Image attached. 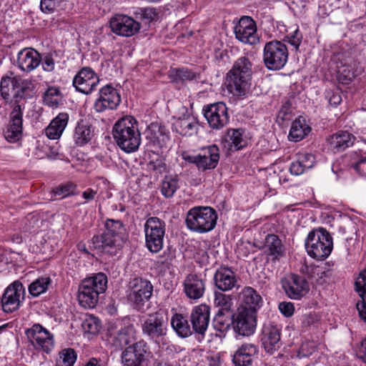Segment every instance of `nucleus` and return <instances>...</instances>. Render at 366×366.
<instances>
[{
  "label": "nucleus",
  "mask_w": 366,
  "mask_h": 366,
  "mask_svg": "<svg viewBox=\"0 0 366 366\" xmlns=\"http://www.w3.org/2000/svg\"><path fill=\"white\" fill-rule=\"evenodd\" d=\"M184 290L192 300L201 298L205 291V281L197 274H189L184 281Z\"/></svg>",
  "instance_id": "nucleus-26"
},
{
  "label": "nucleus",
  "mask_w": 366,
  "mask_h": 366,
  "mask_svg": "<svg viewBox=\"0 0 366 366\" xmlns=\"http://www.w3.org/2000/svg\"><path fill=\"white\" fill-rule=\"evenodd\" d=\"M227 135L231 141V147L237 150L244 148L247 144V140L243 137V131L240 129H230Z\"/></svg>",
  "instance_id": "nucleus-44"
},
{
  "label": "nucleus",
  "mask_w": 366,
  "mask_h": 366,
  "mask_svg": "<svg viewBox=\"0 0 366 366\" xmlns=\"http://www.w3.org/2000/svg\"><path fill=\"white\" fill-rule=\"evenodd\" d=\"M139 14L142 21L147 25H149L150 22L154 21L157 15L155 9L152 8L141 9Z\"/></svg>",
  "instance_id": "nucleus-57"
},
{
  "label": "nucleus",
  "mask_w": 366,
  "mask_h": 366,
  "mask_svg": "<svg viewBox=\"0 0 366 366\" xmlns=\"http://www.w3.org/2000/svg\"><path fill=\"white\" fill-rule=\"evenodd\" d=\"M22 112L21 106L16 104L11 113V120L4 131V137L9 142H16L22 137Z\"/></svg>",
  "instance_id": "nucleus-21"
},
{
  "label": "nucleus",
  "mask_w": 366,
  "mask_h": 366,
  "mask_svg": "<svg viewBox=\"0 0 366 366\" xmlns=\"http://www.w3.org/2000/svg\"><path fill=\"white\" fill-rule=\"evenodd\" d=\"M335 61L339 66H355L356 64H358L349 51L337 54L335 56Z\"/></svg>",
  "instance_id": "nucleus-50"
},
{
  "label": "nucleus",
  "mask_w": 366,
  "mask_h": 366,
  "mask_svg": "<svg viewBox=\"0 0 366 366\" xmlns=\"http://www.w3.org/2000/svg\"><path fill=\"white\" fill-rule=\"evenodd\" d=\"M109 26L115 34L131 37L139 32L141 23L128 15L117 14L110 19Z\"/></svg>",
  "instance_id": "nucleus-13"
},
{
  "label": "nucleus",
  "mask_w": 366,
  "mask_h": 366,
  "mask_svg": "<svg viewBox=\"0 0 366 366\" xmlns=\"http://www.w3.org/2000/svg\"><path fill=\"white\" fill-rule=\"evenodd\" d=\"M41 224L42 221L39 216L30 214L24 219L23 230L29 233L36 232L41 227Z\"/></svg>",
  "instance_id": "nucleus-46"
},
{
  "label": "nucleus",
  "mask_w": 366,
  "mask_h": 366,
  "mask_svg": "<svg viewBox=\"0 0 366 366\" xmlns=\"http://www.w3.org/2000/svg\"><path fill=\"white\" fill-rule=\"evenodd\" d=\"M94 135V129L88 123L81 121L77 123L73 134L75 144L82 147L89 142Z\"/></svg>",
  "instance_id": "nucleus-33"
},
{
  "label": "nucleus",
  "mask_w": 366,
  "mask_h": 366,
  "mask_svg": "<svg viewBox=\"0 0 366 366\" xmlns=\"http://www.w3.org/2000/svg\"><path fill=\"white\" fill-rule=\"evenodd\" d=\"M171 325L179 337H187L192 333L187 320L181 314H175L172 317Z\"/></svg>",
  "instance_id": "nucleus-38"
},
{
  "label": "nucleus",
  "mask_w": 366,
  "mask_h": 366,
  "mask_svg": "<svg viewBox=\"0 0 366 366\" xmlns=\"http://www.w3.org/2000/svg\"><path fill=\"white\" fill-rule=\"evenodd\" d=\"M239 306L232 316V325L238 336L252 335V287H246L239 294Z\"/></svg>",
  "instance_id": "nucleus-4"
},
{
  "label": "nucleus",
  "mask_w": 366,
  "mask_h": 366,
  "mask_svg": "<svg viewBox=\"0 0 366 366\" xmlns=\"http://www.w3.org/2000/svg\"><path fill=\"white\" fill-rule=\"evenodd\" d=\"M293 117L292 104L287 101L280 109L277 119L278 121H282V123L285 122H289L292 120Z\"/></svg>",
  "instance_id": "nucleus-51"
},
{
  "label": "nucleus",
  "mask_w": 366,
  "mask_h": 366,
  "mask_svg": "<svg viewBox=\"0 0 366 366\" xmlns=\"http://www.w3.org/2000/svg\"><path fill=\"white\" fill-rule=\"evenodd\" d=\"M51 283L49 277H41L32 282L29 286V292L34 297H38L45 292Z\"/></svg>",
  "instance_id": "nucleus-41"
},
{
  "label": "nucleus",
  "mask_w": 366,
  "mask_h": 366,
  "mask_svg": "<svg viewBox=\"0 0 366 366\" xmlns=\"http://www.w3.org/2000/svg\"><path fill=\"white\" fill-rule=\"evenodd\" d=\"M137 332L132 324L121 327L114 335L113 345L117 348H122L136 340Z\"/></svg>",
  "instance_id": "nucleus-32"
},
{
  "label": "nucleus",
  "mask_w": 366,
  "mask_h": 366,
  "mask_svg": "<svg viewBox=\"0 0 366 366\" xmlns=\"http://www.w3.org/2000/svg\"><path fill=\"white\" fill-rule=\"evenodd\" d=\"M214 302L215 305L221 307L219 310L228 311L232 305V299L229 295L216 292Z\"/></svg>",
  "instance_id": "nucleus-49"
},
{
  "label": "nucleus",
  "mask_w": 366,
  "mask_h": 366,
  "mask_svg": "<svg viewBox=\"0 0 366 366\" xmlns=\"http://www.w3.org/2000/svg\"><path fill=\"white\" fill-rule=\"evenodd\" d=\"M172 129L182 136H192L197 132L198 122L192 116H183L174 120Z\"/></svg>",
  "instance_id": "nucleus-30"
},
{
  "label": "nucleus",
  "mask_w": 366,
  "mask_h": 366,
  "mask_svg": "<svg viewBox=\"0 0 366 366\" xmlns=\"http://www.w3.org/2000/svg\"><path fill=\"white\" fill-rule=\"evenodd\" d=\"M236 38L244 44H250L252 36V18L243 16L234 27Z\"/></svg>",
  "instance_id": "nucleus-34"
},
{
  "label": "nucleus",
  "mask_w": 366,
  "mask_h": 366,
  "mask_svg": "<svg viewBox=\"0 0 366 366\" xmlns=\"http://www.w3.org/2000/svg\"><path fill=\"white\" fill-rule=\"evenodd\" d=\"M262 347L267 352L273 353L280 347V332L273 325H264L260 335Z\"/></svg>",
  "instance_id": "nucleus-24"
},
{
  "label": "nucleus",
  "mask_w": 366,
  "mask_h": 366,
  "mask_svg": "<svg viewBox=\"0 0 366 366\" xmlns=\"http://www.w3.org/2000/svg\"><path fill=\"white\" fill-rule=\"evenodd\" d=\"M34 89L32 83L26 79L14 76H3L0 84L1 95L4 99L8 101L14 98L17 101L19 99H24L31 96Z\"/></svg>",
  "instance_id": "nucleus-8"
},
{
  "label": "nucleus",
  "mask_w": 366,
  "mask_h": 366,
  "mask_svg": "<svg viewBox=\"0 0 366 366\" xmlns=\"http://www.w3.org/2000/svg\"><path fill=\"white\" fill-rule=\"evenodd\" d=\"M41 54L31 48H24L17 54V66L23 71L30 72L41 64Z\"/></svg>",
  "instance_id": "nucleus-23"
},
{
  "label": "nucleus",
  "mask_w": 366,
  "mask_h": 366,
  "mask_svg": "<svg viewBox=\"0 0 366 366\" xmlns=\"http://www.w3.org/2000/svg\"><path fill=\"white\" fill-rule=\"evenodd\" d=\"M147 345L144 340L139 341L125 349L122 354L124 366H142L146 360Z\"/></svg>",
  "instance_id": "nucleus-20"
},
{
  "label": "nucleus",
  "mask_w": 366,
  "mask_h": 366,
  "mask_svg": "<svg viewBox=\"0 0 366 366\" xmlns=\"http://www.w3.org/2000/svg\"><path fill=\"white\" fill-rule=\"evenodd\" d=\"M145 244L154 253L159 252L164 245L166 232L165 222L156 217L148 218L144 224Z\"/></svg>",
  "instance_id": "nucleus-9"
},
{
  "label": "nucleus",
  "mask_w": 366,
  "mask_h": 366,
  "mask_svg": "<svg viewBox=\"0 0 366 366\" xmlns=\"http://www.w3.org/2000/svg\"><path fill=\"white\" fill-rule=\"evenodd\" d=\"M177 77L182 81H196L199 78V75L193 72L189 69H178L176 72Z\"/></svg>",
  "instance_id": "nucleus-53"
},
{
  "label": "nucleus",
  "mask_w": 366,
  "mask_h": 366,
  "mask_svg": "<svg viewBox=\"0 0 366 366\" xmlns=\"http://www.w3.org/2000/svg\"><path fill=\"white\" fill-rule=\"evenodd\" d=\"M149 129L152 133H154V137H152L154 141H159L160 136H162V140H164V138L169 137V132L164 126L152 124L149 127Z\"/></svg>",
  "instance_id": "nucleus-55"
},
{
  "label": "nucleus",
  "mask_w": 366,
  "mask_h": 366,
  "mask_svg": "<svg viewBox=\"0 0 366 366\" xmlns=\"http://www.w3.org/2000/svg\"><path fill=\"white\" fill-rule=\"evenodd\" d=\"M252 251V244L249 241H241L237 244L236 252L239 258L248 257Z\"/></svg>",
  "instance_id": "nucleus-56"
},
{
  "label": "nucleus",
  "mask_w": 366,
  "mask_h": 366,
  "mask_svg": "<svg viewBox=\"0 0 366 366\" xmlns=\"http://www.w3.org/2000/svg\"><path fill=\"white\" fill-rule=\"evenodd\" d=\"M153 293L151 282L142 277H135L128 284L127 300L137 310L143 308L144 303L149 301Z\"/></svg>",
  "instance_id": "nucleus-10"
},
{
  "label": "nucleus",
  "mask_w": 366,
  "mask_h": 366,
  "mask_svg": "<svg viewBox=\"0 0 366 366\" xmlns=\"http://www.w3.org/2000/svg\"><path fill=\"white\" fill-rule=\"evenodd\" d=\"M352 167L362 177L366 178V153L355 152L351 154Z\"/></svg>",
  "instance_id": "nucleus-43"
},
{
  "label": "nucleus",
  "mask_w": 366,
  "mask_h": 366,
  "mask_svg": "<svg viewBox=\"0 0 366 366\" xmlns=\"http://www.w3.org/2000/svg\"><path fill=\"white\" fill-rule=\"evenodd\" d=\"M279 310L284 316L289 317L293 315L295 307L292 302H282L279 304Z\"/></svg>",
  "instance_id": "nucleus-63"
},
{
  "label": "nucleus",
  "mask_w": 366,
  "mask_h": 366,
  "mask_svg": "<svg viewBox=\"0 0 366 366\" xmlns=\"http://www.w3.org/2000/svg\"><path fill=\"white\" fill-rule=\"evenodd\" d=\"M114 139L121 149L127 153L137 151L141 143L137 122L132 116L119 119L112 129Z\"/></svg>",
  "instance_id": "nucleus-2"
},
{
  "label": "nucleus",
  "mask_w": 366,
  "mask_h": 366,
  "mask_svg": "<svg viewBox=\"0 0 366 366\" xmlns=\"http://www.w3.org/2000/svg\"><path fill=\"white\" fill-rule=\"evenodd\" d=\"M197 167L203 171L214 169L219 160V149L215 144L203 148L197 154Z\"/></svg>",
  "instance_id": "nucleus-25"
},
{
  "label": "nucleus",
  "mask_w": 366,
  "mask_h": 366,
  "mask_svg": "<svg viewBox=\"0 0 366 366\" xmlns=\"http://www.w3.org/2000/svg\"><path fill=\"white\" fill-rule=\"evenodd\" d=\"M31 345L37 350L49 353L54 347V335L40 324H35L26 330Z\"/></svg>",
  "instance_id": "nucleus-12"
},
{
  "label": "nucleus",
  "mask_w": 366,
  "mask_h": 366,
  "mask_svg": "<svg viewBox=\"0 0 366 366\" xmlns=\"http://www.w3.org/2000/svg\"><path fill=\"white\" fill-rule=\"evenodd\" d=\"M41 63L45 71L50 72L54 69L55 62L51 54H47L43 58L41 57Z\"/></svg>",
  "instance_id": "nucleus-62"
},
{
  "label": "nucleus",
  "mask_w": 366,
  "mask_h": 366,
  "mask_svg": "<svg viewBox=\"0 0 366 366\" xmlns=\"http://www.w3.org/2000/svg\"><path fill=\"white\" fill-rule=\"evenodd\" d=\"M68 114L59 113L46 128V136L50 139H59L68 124Z\"/></svg>",
  "instance_id": "nucleus-31"
},
{
  "label": "nucleus",
  "mask_w": 366,
  "mask_h": 366,
  "mask_svg": "<svg viewBox=\"0 0 366 366\" xmlns=\"http://www.w3.org/2000/svg\"><path fill=\"white\" fill-rule=\"evenodd\" d=\"M149 168L156 173V174H162L166 171L167 165L161 159H157L152 161L149 164Z\"/></svg>",
  "instance_id": "nucleus-61"
},
{
  "label": "nucleus",
  "mask_w": 366,
  "mask_h": 366,
  "mask_svg": "<svg viewBox=\"0 0 366 366\" xmlns=\"http://www.w3.org/2000/svg\"><path fill=\"white\" fill-rule=\"evenodd\" d=\"M125 227L120 220L109 219L101 235H95L91 240L93 247L101 252L115 254L125 239Z\"/></svg>",
  "instance_id": "nucleus-1"
},
{
  "label": "nucleus",
  "mask_w": 366,
  "mask_h": 366,
  "mask_svg": "<svg viewBox=\"0 0 366 366\" xmlns=\"http://www.w3.org/2000/svg\"><path fill=\"white\" fill-rule=\"evenodd\" d=\"M252 64L247 57H241L235 61L227 73L225 87L229 94L236 97H244L249 89Z\"/></svg>",
  "instance_id": "nucleus-3"
},
{
  "label": "nucleus",
  "mask_w": 366,
  "mask_h": 366,
  "mask_svg": "<svg viewBox=\"0 0 366 366\" xmlns=\"http://www.w3.org/2000/svg\"><path fill=\"white\" fill-rule=\"evenodd\" d=\"M60 100L61 92L56 87H49L44 94V102L49 107H57Z\"/></svg>",
  "instance_id": "nucleus-45"
},
{
  "label": "nucleus",
  "mask_w": 366,
  "mask_h": 366,
  "mask_svg": "<svg viewBox=\"0 0 366 366\" xmlns=\"http://www.w3.org/2000/svg\"><path fill=\"white\" fill-rule=\"evenodd\" d=\"M121 102V96L111 85H106L99 90V98L95 101L94 109L97 112L116 109Z\"/></svg>",
  "instance_id": "nucleus-19"
},
{
  "label": "nucleus",
  "mask_w": 366,
  "mask_h": 366,
  "mask_svg": "<svg viewBox=\"0 0 366 366\" xmlns=\"http://www.w3.org/2000/svg\"><path fill=\"white\" fill-rule=\"evenodd\" d=\"M217 212L210 207H194L187 213L185 224L192 232L204 234L212 231L217 224Z\"/></svg>",
  "instance_id": "nucleus-6"
},
{
  "label": "nucleus",
  "mask_w": 366,
  "mask_h": 366,
  "mask_svg": "<svg viewBox=\"0 0 366 366\" xmlns=\"http://www.w3.org/2000/svg\"><path fill=\"white\" fill-rule=\"evenodd\" d=\"M179 188V182L177 175L166 176L162 182L161 193L166 198H170Z\"/></svg>",
  "instance_id": "nucleus-39"
},
{
  "label": "nucleus",
  "mask_w": 366,
  "mask_h": 366,
  "mask_svg": "<svg viewBox=\"0 0 366 366\" xmlns=\"http://www.w3.org/2000/svg\"><path fill=\"white\" fill-rule=\"evenodd\" d=\"M355 286V291L360 297L356 304V307L360 318L366 322V268L360 272L356 278Z\"/></svg>",
  "instance_id": "nucleus-28"
},
{
  "label": "nucleus",
  "mask_w": 366,
  "mask_h": 366,
  "mask_svg": "<svg viewBox=\"0 0 366 366\" xmlns=\"http://www.w3.org/2000/svg\"><path fill=\"white\" fill-rule=\"evenodd\" d=\"M99 83V76L88 66L81 68L74 76L72 81L75 89L86 95L92 94Z\"/></svg>",
  "instance_id": "nucleus-17"
},
{
  "label": "nucleus",
  "mask_w": 366,
  "mask_h": 366,
  "mask_svg": "<svg viewBox=\"0 0 366 366\" xmlns=\"http://www.w3.org/2000/svg\"><path fill=\"white\" fill-rule=\"evenodd\" d=\"M143 335L157 342L167 335V322L162 314L155 312L150 314L142 325Z\"/></svg>",
  "instance_id": "nucleus-15"
},
{
  "label": "nucleus",
  "mask_w": 366,
  "mask_h": 366,
  "mask_svg": "<svg viewBox=\"0 0 366 366\" xmlns=\"http://www.w3.org/2000/svg\"><path fill=\"white\" fill-rule=\"evenodd\" d=\"M252 345H243L233 356L235 366H250L252 362Z\"/></svg>",
  "instance_id": "nucleus-40"
},
{
  "label": "nucleus",
  "mask_w": 366,
  "mask_h": 366,
  "mask_svg": "<svg viewBox=\"0 0 366 366\" xmlns=\"http://www.w3.org/2000/svg\"><path fill=\"white\" fill-rule=\"evenodd\" d=\"M263 248L267 254L273 256L274 259H278L282 254L281 240L275 234H268L265 237Z\"/></svg>",
  "instance_id": "nucleus-35"
},
{
  "label": "nucleus",
  "mask_w": 366,
  "mask_h": 366,
  "mask_svg": "<svg viewBox=\"0 0 366 366\" xmlns=\"http://www.w3.org/2000/svg\"><path fill=\"white\" fill-rule=\"evenodd\" d=\"M209 307L206 305L196 306L192 310L190 322L193 330L204 335L209 323Z\"/></svg>",
  "instance_id": "nucleus-22"
},
{
  "label": "nucleus",
  "mask_w": 366,
  "mask_h": 366,
  "mask_svg": "<svg viewBox=\"0 0 366 366\" xmlns=\"http://www.w3.org/2000/svg\"><path fill=\"white\" fill-rule=\"evenodd\" d=\"M356 137L346 131H340L332 135L327 140L329 149L334 153L340 152L352 146Z\"/></svg>",
  "instance_id": "nucleus-27"
},
{
  "label": "nucleus",
  "mask_w": 366,
  "mask_h": 366,
  "mask_svg": "<svg viewBox=\"0 0 366 366\" xmlns=\"http://www.w3.org/2000/svg\"><path fill=\"white\" fill-rule=\"evenodd\" d=\"M310 128L305 124L304 119H296L292 124L288 138L293 142L302 140L309 132Z\"/></svg>",
  "instance_id": "nucleus-36"
},
{
  "label": "nucleus",
  "mask_w": 366,
  "mask_h": 366,
  "mask_svg": "<svg viewBox=\"0 0 366 366\" xmlns=\"http://www.w3.org/2000/svg\"><path fill=\"white\" fill-rule=\"evenodd\" d=\"M213 325L214 327L220 332L224 331L229 327V323L225 322L224 319V312L222 310L218 311L213 320Z\"/></svg>",
  "instance_id": "nucleus-58"
},
{
  "label": "nucleus",
  "mask_w": 366,
  "mask_h": 366,
  "mask_svg": "<svg viewBox=\"0 0 366 366\" xmlns=\"http://www.w3.org/2000/svg\"><path fill=\"white\" fill-rule=\"evenodd\" d=\"M297 158L302 164L303 167H305L307 170L313 167L315 163V158L314 155L309 153L298 154Z\"/></svg>",
  "instance_id": "nucleus-59"
},
{
  "label": "nucleus",
  "mask_w": 366,
  "mask_h": 366,
  "mask_svg": "<svg viewBox=\"0 0 366 366\" xmlns=\"http://www.w3.org/2000/svg\"><path fill=\"white\" fill-rule=\"evenodd\" d=\"M316 350L315 344L312 342H303L298 352L299 357H305L311 355Z\"/></svg>",
  "instance_id": "nucleus-60"
},
{
  "label": "nucleus",
  "mask_w": 366,
  "mask_h": 366,
  "mask_svg": "<svg viewBox=\"0 0 366 366\" xmlns=\"http://www.w3.org/2000/svg\"><path fill=\"white\" fill-rule=\"evenodd\" d=\"M337 68L339 81L344 84H349L362 72V69L358 64H356L355 66L337 65Z\"/></svg>",
  "instance_id": "nucleus-37"
},
{
  "label": "nucleus",
  "mask_w": 366,
  "mask_h": 366,
  "mask_svg": "<svg viewBox=\"0 0 366 366\" xmlns=\"http://www.w3.org/2000/svg\"><path fill=\"white\" fill-rule=\"evenodd\" d=\"M210 127L221 129L229 123L228 109L222 102L204 106L202 109Z\"/></svg>",
  "instance_id": "nucleus-14"
},
{
  "label": "nucleus",
  "mask_w": 366,
  "mask_h": 366,
  "mask_svg": "<svg viewBox=\"0 0 366 366\" xmlns=\"http://www.w3.org/2000/svg\"><path fill=\"white\" fill-rule=\"evenodd\" d=\"M288 54L287 47L284 43L280 41H269L264 48V63L268 69L280 70L285 66Z\"/></svg>",
  "instance_id": "nucleus-11"
},
{
  "label": "nucleus",
  "mask_w": 366,
  "mask_h": 366,
  "mask_svg": "<svg viewBox=\"0 0 366 366\" xmlns=\"http://www.w3.org/2000/svg\"><path fill=\"white\" fill-rule=\"evenodd\" d=\"M307 254L312 258L324 259L332 252L333 248L332 238L324 228L312 230L305 240Z\"/></svg>",
  "instance_id": "nucleus-7"
},
{
  "label": "nucleus",
  "mask_w": 366,
  "mask_h": 366,
  "mask_svg": "<svg viewBox=\"0 0 366 366\" xmlns=\"http://www.w3.org/2000/svg\"><path fill=\"white\" fill-rule=\"evenodd\" d=\"M302 33L297 29L292 33L287 35L284 40L297 50L302 43Z\"/></svg>",
  "instance_id": "nucleus-52"
},
{
  "label": "nucleus",
  "mask_w": 366,
  "mask_h": 366,
  "mask_svg": "<svg viewBox=\"0 0 366 366\" xmlns=\"http://www.w3.org/2000/svg\"><path fill=\"white\" fill-rule=\"evenodd\" d=\"M61 3L57 0H41L40 9L43 13H54L60 6Z\"/></svg>",
  "instance_id": "nucleus-54"
},
{
  "label": "nucleus",
  "mask_w": 366,
  "mask_h": 366,
  "mask_svg": "<svg viewBox=\"0 0 366 366\" xmlns=\"http://www.w3.org/2000/svg\"><path fill=\"white\" fill-rule=\"evenodd\" d=\"M81 327L85 332L96 334L100 329L99 320L93 315H86L81 323Z\"/></svg>",
  "instance_id": "nucleus-47"
},
{
  "label": "nucleus",
  "mask_w": 366,
  "mask_h": 366,
  "mask_svg": "<svg viewBox=\"0 0 366 366\" xmlns=\"http://www.w3.org/2000/svg\"><path fill=\"white\" fill-rule=\"evenodd\" d=\"M76 188V186L74 183L66 182L53 189V193L56 197H59L60 199H64L70 195H73Z\"/></svg>",
  "instance_id": "nucleus-48"
},
{
  "label": "nucleus",
  "mask_w": 366,
  "mask_h": 366,
  "mask_svg": "<svg viewBox=\"0 0 366 366\" xmlns=\"http://www.w3.org/2000/svg\"><path fill=\"white\" fill-rule=\"evenodd\" d=\"M282 288L286 295L291 299L300 300L305 296L310 286L307 281L297 274H290L282 281Z\"/></svg>",
  "instance_id": "nucleus-18"
},
{
  "label": "nucleus",
  "mask_w": 366,
  "mask_h": 366,
  "mask_svg": "<svg viewBox=\"0 0 366 366\" xmlns=\"http://www.w3.org/2000/svg\"><path fill=\"white\" fill-rule=\"evenodd\" d=\"M77 355L74 349L64 348L59 351L55 366H74Z\"/></svg>",
  "instance_id": "nucleus-42"
},
{
  "label": "nucleus",
  "mask_w": 366,
  "mask_h": 366,
  "mask_svg": "<svg viewBox=\"0 0 366 366\" xmlns=\"http://www.w3.org/2000/svg\"><path fill=\"white\" fill-rule=\"evenodd\" d=\"M24 294L25 289L20 282L15 281L9 285L1 297V307L4 312L11 313L18 310L24 299Z\"/></svg>",
  "instance_id": "nucleus-16"
},
{
  "label": "nucleus",
  "mask_w": 366,
  "mask_h": 366,
  "mask_svg": "<svg viewBox=\"0 0 366 366\" xmlns=\"http://www.w3.org/2000/svg\"><path fill=\"white\" fill-rule=\"evenodd\" d=\"M107 287V277L102 272L85 278L79 287L78 300L84 308L92 309L98 302L99 296Z\"/></svg>",
  "instance_id": "nucleus-5"
},
{
  "label": "nucleus",
  "mask_w": 366,
  "mask_h": 366,
  "mask_svg": "<svg viewBox=\"0 0 366 366\" xmlns=\"http://www.w3.org/2000/svg\"><path fill=\"white\" fill-rule=\"evenodd\" d=\"M356 353L357 356L366 363V338L357 345Z\"/></svg>",
  "instance_id": "nucleus-64"
},
{
  "label": "nucleus",
  "mask_w": 366,
  "mask_h": 366,
  "mask_svg": "<svg viewBox=\"0 0 366 366\" xmlns=\"http://www.w3.org/2000/svg\"><path fill=\"white\" fill-rule=\"evenodd\" d=\"M215 285L222 291H229L237 284L234 273L227 267L218 269L214 276Z\"/></svg>",
  "instance_id": "nucleus-29"
}]
</instances>
